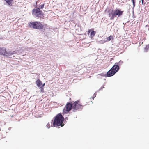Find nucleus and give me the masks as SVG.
Returning a JSON list of instances; mask_svg holds the SVG:
<instances>
[{
  "mask_svg": "<svg viewBox=\"0 0 149 149\" xmlns=\"http://www.w3.org/2000/svg\"><path fill=\"white\" fill-rule=\"evenodd\" d=\"M64 118L61 114H57L55 117L53 123V127L61 126L63 127L64 125L63 122Z\"/></svg>",
  "mask_w": 149,
  "mask_h": 149,
  "instance_id": "1",
  "label": "nucleus"
},
{
  "mask_svg": "<svg viewBox=\"0 0 149 149\" xmlns=\"http://www.w3.org/2000/svg\"><path fill=\"white\" fill-rule=\"evenodd\" d=\"M121 61H120L119 62L115 63V65L112 67L111 69L107 72V76L109 77L113 76L116 72L119 69V65H120V63ZM122 63H123L121 61Z\"/></svg>",
  "mask_w": 149,
  "mask_h": 149,
  "instance_id": "2",
  "label": "nucleus"
},
{
  "mask_svg": "<svg viewBox=\"0 0 149 149\" xmlns=\"http://www.w3.org/2000/svg\"><path fill=\"white\" fill-rule=\"evenodd\" d=\"M123 11H121L120 9H116L114 10H112L111 13L109 14V17H111L110 19L113 20L116 16L118 17L121 16L123 14Z\"/></svg>",
  "mask_w": 149,
  "mask_h": 149,
  "instance_id": "3",
  "label": "nucleus"
},
{
  "mask_svg": "<svg viewBox=\"0 0 149 149\" xmlns=\"http://www.w3.org/2000/svg\"><path fill=\"white\" fill-rule=\"evenodd\" d=\"M29 27L35 29H41L43 28L44 26L40 22L36 21L31 22L29 24Z\"/></svg>",
  "mask_w": 149,
  "mask_h": 149,
  "instance_id": "4",
  "label": "nucleus"
},
{
  "mask_svg": "<svg viewBox=\"0 0 149 149\" xmlns=\"http://www.w3.org/2000/svg\"><path fill=\"white\" fill-rule=\"evenodd\" d=\"M72 109L74 112L76 111L77 110H80L81 109L84 105H83L80 103L79 100H77L72 103Z\"/></svg>",
  "mask_w": 149,
  "mask_h": 149,
  "instance_id": "5",
  "label": "nucleus"
},
{
  "mask_svg": "<svg viewBox=\"0 0 149 149\" xmlns=\"http://www.w3.org/2000/svg\"><path fill=\"white\" fill-rule=\"evenodd\" d=\"M32 14L36 17L40 18L43 16V14L39 8L34 9L32 10Z\"/></svg>",
  "mask_w": 149,
  "mask_h": 149,
  "instance_id": "6",
  "label": "nucleus"
},
{
  "mask_svg": "<svg viewBox=\"0 0 149 149\" xmlns=\"http://www.w3.org/2000/svg\"><path fill=\"white\" fill-rule=\"evenodd\" d=\"M72 109V104L67 103L63 110V114L68 113Z\"/></svg>",
  "mask_w": 149,
  "mask_h": 149,
  "instance_id": "7",
  "label": "nucleus"
},
{
  "mask_svg": "<svg viewBox=\"0 0 149 149\" xmlns=\"http://www.w3.org/2000/svg\"><path fill=\"white\" fill-rule=\"evenodd\" d=\"M6 53V49L4 47H0V55L5 56Z\"/></svg>",
  "mask_w": 149,
  "mask_h": 149,
  "instance_id": "8",
  "label": "nucleus"
},
{
  "mask_svg": "<svg viewBox=\"0 0 149 149\" xmlns=\"http://www.w3.org/2000/svg\"><path fill=\"white\" fill-rule=\"evenodd\" d=\"M91 32L90 33V36L91 37H93L96 34V32L94 31V29H89L88 31V34L89 33Z\"/></svg>",
  "mask_w": 149,
  "mask_h": 149,
  "instance_id": "9",
  "label": "nucleus"
},
{
  "mask_svg": "<svg viewBox=\"0 0 149 149\" xmlns=\"http://www.w3.org/2000/svg\"><path fill=\"white\" fill-rule=\"evenodd\" d=\"M36 84L38 87L41 88L42 85V83L40 79H38L36 81Z\"/></svg>",
  "mask_w": 149,
  "mask_h": 149,
  "instance_id": "10",
  "label": "nucleus"
},
{
  "mask_svg": "<svg viewBox=\"0 0 149 149\" xmlns=\"http://www.w3.org/2000/svg\"><path fill=\"white\" fill-rule=\"evenodd\" d=\"M14 52H13L11 51L8 52H7L6 51V55L5 56H11L13 54H14Z\"/></svg>",
  "mask_w": 149,
  "mask_h": 149,
  "instance_id": "11",
  "label": "nucleus"
},
{
  "mask_svg": "<svg viewBox=\"0 0 149 149\" xmlns=\"http://www.w3.org/2000/svg\"><path fill=\"white\" fill-rule=\"evenodd\" d=\"M112 39H113V38L112 36L111 35L107 38V40L106 41V42L109 41Z\"/></svg>",
  "mask_w": 149,
  "mask_h": 149,
  "instance_id": "12",
  "label": "nucleus"
},
{
  "mask_svg": "<svg viewBox=\"0 0 149 149\" xmlns=\"http://www.w3.org/2000/svg\"><path fill=\"white\" fill-rule=\"evenodd\" d=\"M145 51L146 52H147L149 49V44L146 45L145 48Z\"/></svg>",
  "mask_w": 149,
  "mask_h": 149,
  "instance_id": "13",
  "label": "nucleus"
},
{
  "mask_svg": "<svg viewBox=\"0 0 149 149\" xmlns=\"http://www.w3.org/2000/svg\"><path fill=\"white\" fill-rule=\"evenodd\" d=\"M44 5L45 3H44L42 4H41L39 6V8L41 9H43L44 7Z\"/></svg>",
  "mask_w": 149,
  "mask_h": 149,
  "instance_id": "14",
  "label": "nucleus"
},
{
  "mask_svg": "<svg viewBox=\"0 0 149 149\" xmlns=\"http://www.w3.org/2000/svg\"><path fill=\"white\" fill-rule=\"evenodd\" d=\"M131 0L132 1V3H133V5L134 6V7L135 6V0Z\"/></svg>",
  "mask_w": 149,
  "mask_h": 149,
  "instance_id": "15",
  "label": "nucleus"
},
{
  "mask_svg": "<svg viewBox=\"0 0 149 149\" xmlns=\"http://www.w3.org/2000/svg\"><path fill=\"white\" fill-rule=\"evenodd\" d=\"M47 127L48 128H49L50 127V123H48L46 125Z\"/></svg>",
  "mask_w": 149,
  "mask_h": 149,
  "instance_id": "16",
  "label": "nucleus"
},
{
  "mask_svg": "<svg viewBox=\"0 0 149 149\" xmlns=\"http://www.w3.org/2000/svg\"><path fill=\"white\" fill-rule=\"evenodd\" d=\"M41 91L43 92L44 89L42 88V87H41Z\"/></svg>",
  "mask_w": 149,
  "mask_h": 149,
  "instance_id": "17",
  "label": "nucleus"
},
{
  "mask_svg": "<svg viewBox=\"0 0 149 149\" xmlns=\"http://www.w3.org/2000/svg\"><path fill=\"white\" fill-rule=\"evenodd\" d=\"M45 85V83H44V84H42V85L41 86V87H43Z\"/></svg>",
  "mask_w": 149,
  "mask_h": 149,
  "instance_id": "18",
  "label": "nucleus"
},
{
  "mask_svg": "<svg viewBox=\"0 0 149 149\" xmlns=\"http://www.w3.org/2000/svg\"><path fill=\"white\" fill-rule=\"evenodd\" d=\"M65 120H68V118L67 117H66L65 118Z\"/></svg>",
  "mask_w": 149,
  "mask_h": 149,
  "instance_id": "19",
  "label": "nucleus"
},
{
  "mask_svg": "<svg viewBox=\"0 0 149 149\" xmlns=\"http://www.w3.org/2000/svg\"><path fill=\"white\" fill-rule=\"evenodd\" d=\"M142 0V3L143 4V3L144 1V0Z\"/></svg>",
  "mask_w": 149,
  "mask_h": 149,
  "instance_id": "20",
  "label": "nucleus"
}]
</instances>
